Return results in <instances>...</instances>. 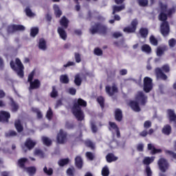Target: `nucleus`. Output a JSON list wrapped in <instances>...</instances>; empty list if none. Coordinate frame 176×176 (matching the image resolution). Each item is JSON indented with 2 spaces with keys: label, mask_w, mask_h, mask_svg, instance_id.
Wrapping results in <instances>:
<instances>
[{
  "label": "nucleus",
  "mask_w": 176,
  "mask_h": 176,
  "mask_svg": "<svg viewBox=\"0 0 176 176\" xmlns=\"http://www.w3.org/2000/svg\"><path fill=\"white\" fill-rule=\"evenodd\" d=\"M138 26V20L137 19H133L131 23V27L128 26L124 28V32L127 34H134L137 31V27Z\"/></svg>",
  "instance_id": "1a4fd4ad"
},
{
  "label": "nucleus",
  "mask_w": 176,
  "mask_h": 176,
  "mask_svg": "<svg viewBox=\"0 0 176 176\" xmlns=\"http://www.w3.org/2000/svg\"><path fill=\"white\" fill-rule=\"evenodd\" d=\"M34 155L35 156H39V157H41V159H43V157H45V153L43 152V151L39 148H36L34 150Z\"/></svg>",
  "instance_id": "58836bf2"
},
{
  "label": "nucleus",
  "mask_w": 176,
  "mask_h": 176,
  "mask_svg": "<svg viewBox=\"0 0 176 176\" xmlns=\"http://www.w3.org/2000/svg\"><path fill=\"white\" fill-rule=\"evenodd\" d=\"M61 14H63V12H61L60 8L57 7L56 9L55 10L56 17H61Z\"/></svg>",
  "instance_id": "69168bd1"
},
{
  "label": "nucleus",
  "mask_w": 176,
  "mask_h": 176,
  "mask_svg": "<svg viewBox=\"0 0 176 176\" xmlns=\"http://www.w3.org/2000/svg\"><path fill=\"white\" fill-rule=\"evenodd\" d=\"M102 176H109V168H108V166H104L102 168Z\"/></svg>",
  "instance_id": "09e8293b"
},
{
  "label": "nucleus",
  "mask_w": 176,
  "mask_h": 176,
  "mask_svg": "<svg viewBox=\"0 0 176 176\" xmlns=\"http://www.w3.org/2000/svg\"><path fill=\"white\" fill-rule=\"evenodd\" d=\"M67 175L69 176H74V169L71 168H69L67 170Z\"/></svg>",
  "instance_id": "774afa93"
},
{
  "label": "nucleus",
  "mask_w": 176,
  "mask_h": 176,
  "mask_svg": "<svg viewBox=\"0 0 176 176\" xmlns=\"http://www.w3.org/2000/svg\"><path fill=\"white\" fill-rule=\"evenodd\" d=\"M176 45V39L175 38H170L168 40V46L170 48L175 47Z\"/></svg>",
  "instance_id": "5fc2aeb1"
},
{
  "label": "nucleus",
  "mask_w": 176,
  "mask_h": 176,
  "mask_svg": "<svg viewBox=\"0 0 176 176\" xmlns=\"http://www.w3.org/2000/svg\"><path fill=\"white\" fill-rule=\"evenodd\" d=\"M153 80L150 77H144L143 80V90L144 93H150L153 89Z\"/></svg>",
  "instance_id": "6e6552de"
},
{
  "label": "nucleus",
  "mask_w": 176,
  "mask_h": 176,
  "mask_svg": "<svg viewBox=\"0 0 176 176\" xmlns=\"http://www.w3.org/2000/svg\"><path fill=\"white\" fill-rule=\"evenodd\" d=\"M74 58H75V60H76V63H80V61H82V57H81V55L80 54L78 53V52H76L74 54Z\"/></svg>",
  "instance_id": "4d7b16f0"
},
{
  "label": "nucleus",
  "mask_w": 176,
  "mask_h": 176,
  "mask_svg": "<svg viewBox=\"0 0 176 176\" xmlns=\"http://www.w3.org/2000/svg\"><path fill=\"white\" fill-rule=\"evenodd\" d=\"M85 156L87 158H88L89 160H94V154L91 152H87Z\"/></svg>",
  "instance_id": "bf43d9fd"
},
{
  "label": "nucleus",
  "mask_w": 176,
  "mask_h": 176,
  "mask_svg": "<svg viewBox=\"0 0 176 176\" xmlns=\"http://www.w3.org/2000/svg\"><path fill=\"white\" fill-rule=\"evenodd\" d=\"M105 91L107 94H108V96H109L110 97H112V96H114L115 93H118V89L116 85L113 84L111 87L109 85H107L105 87Z\"/></svg>",
  "instance_id": "ddd939ff"
},
{
  "label": "nucleus",
  "mask_w": 176,
  "mask_h": 176,
  "mask_svg": "<svg viewBox=\"0 0 176 176\" xmlns=\"http://www.w3.org/2000/svg\"><path fill=\"white\" fill-rule=\"evenodd\" d=\"M28 162V159L25 157H22L18 160V166L20 167V168H23L25 170L27 167H25V163Z\"/></svg>",
  "instance_id": "cd10ccee"
},
{
  "label": "nucleus",
  "mask_w": 176,
  "mask_h": 176,
  "mask_svg": "<svg viewBox=\"0 0 176 176\" xmlns=\"http://www.w3.org/2000/svg\"><path fill=\"white\" fill-rule=\"evenodd\" d=\"M46 41H45V38H40L38 48L41 49V50H46Z\"/></svg>",
  "instance_id": "473e14b6"
},
{
  "label": "nucleus",
  "mask_w": 176,
  "mask_h": 176,
  "mask_svg": "<svg viewBox=\"0 0 176 176\" xmlns=\"http://www.w3.org/2000/svg\"><path fill=\"white\" fill-rule=\"evenodd\" d=\"M144 172L146 174V176H152L153 172H152V169H151L150 166H145Z\"/></svg>",
  "instance_id": "603ef678"
},
{
  "label": "nucleus",
  "mask_w": 176,
  "mask_h": 176,
  "mask_svg": "<svg viewBox=\"0 0 176 176\" xmlns=\"http://www.w3.org/2000/svg\"><path fill=\"white\" fill-rule=\"evenodd\" d=\"M153 133H155V130L151 128L148 130V131H146V129L143 130L142 132H140L139 133V135L140 137H146V135H148H148H152L153 134Z\"/></svg>",
  "instance_id": "c756f323"
},
{
  "label": "nucleus",
  "mask_w": 176,
  "mask_h": 176,
  "mask_svg": "<svg viewBox=\"0 0 176 176\" xmlns=\"http://www.w3.org/2000/svg\"><path fill=\"white\" fill-rule=\"evenodd\" d=\"M142 50L143 52H144L145 53H152V48L151 47V46L148 44H144L142 46Z\"/></svg>",
  "instance_id": "e433bc0d"
},
{
  "label": "nucleus",
  "mask_w": 176,
  "mask_h": 176,
  "mask_svg": "<svg viewBox=\"0 0 176 176\" xmlns=\"http://www.w3.org/2000/svg\"><path fill=\"white\" fill-rule=\"evenodd\" d=\"M41 87V81L39 79H34L33 81L30 82V90H36Z\"/></svg>",
  "instance_id": "2eb2a0df"
},
{
  "label": "nucleus",
  "mask_w": 176,
  "mask_h": 176,
  "mask_svg": "<svg viewBox=\"0 0 176 176\" xmlns=\"http://www.w3.org/2000/svg\"><path fill=\"white\" fill-rule=\"evenodd\" d=\"M137 151H138V152H144V144H138L137 146Z\"/></svg>",
  "instance_id": "338daca9"
},
{
  "label": "nucleus",
  "mask_w": 176,
  "mask_h": 176,
  "mask_svg": "<svg viewBox=\"0 0 176 176\" xmlns=\"http://www.w3.org/2000/svg\"><path fill=\"white\" fill-rule=\"evenodd\" d=\"M42 141L44 145H46V146H50V145H52V140L49 139L47 137L43 136L42 138Z\"/></svg>",
  "instance_id": "37998d69"
},
{
  "label": "nucleus",
  "mask_w": 176,
  "mask_h": 176,
  "mask_svg": "<svg viewBox=\"0 0 176 176\" xmlns=\"http://www.w3.org/2000/svg\"><path fill=\"white\" fill-rule=\"evenodd\" d=\"M68 163H69V158L60 159L58 162V166H60V167H64V166H67V164H68Z\"/></svg>",
  "instance_id": "72a5a7b5"
},
{
  "label": "nucleus",
  "mask_w": 176,
  "mask_h": 176,
  "mask_svg": "<svg viewBox=\"0 0 176 176\" xmlns=\"http://www.w3.org/2000/svg\"><path fill=\"white\" fill-rule=\"evenodd\" d=\"M39 34V28H32L30 30V36L32 38H35L36 35Z\"/></svg>",
  "instance_id": "4c0bfd02"
},
{
  "label": "nucleus",
  "mask_w": 176,
  "mask_h": 176,
  "mask_svg": "<svg viewBox=\"0 0 176 176\" xmlns=\"http://www.w3.org/2000/svg\"><path fill=\"white\" fill-rule=\"evenodd\" d=\"M68 93L70 94L71 96H75L76 94V89L70 87L68 89Z\"/></svg>",
  "instance_id": "0e129e2a"
},
{
  "label": "nucleus",
  "mask_w": 176,
  "mask_h": 176,
  "mask_svg": "<svg viewBox=\"0 0 176 176\" xmlns=\"http://www.w3.org/2000/svg\"><path fill=\"white\" fill-rule=\"evenodd\" d=\"M43 172L47 175H49V176L53 175V168H49V169H47V167L45 166L43 168Z\"/></svg>",
  "instance_id": "de8ad7c7"
},
{
  "label": "nucleus",
  "mask_w": 176,
  "mask_h": 176,
  "mask_svg": "<svg viewBox=\"0 0 176 176\" xmlns=\"http://www.w3.org/2000/svg\"><path fill=\"white\" fill-rule=\"evenodd\" d=\"M162 133L165 135H170L171 134V126L170 124L165 125L162 129Z\"/></svg>",
  "instance_id": "7c9ffc66"
},
{
  "label": "nucleus",
  "mask_w": 176,
  "mask_h": 176,
  "mask_svg": "<svg viewBox=\"0 0 176 176\" xmlns=\"http://www.w3.org/2000/svg\"><path fill=\"white\" fill-rule=\"evenodd\" d=\"M10 105L12 108V112H17L19 111V104H17L14 100L12 99V98H10Z\"/></svg>",
  "instance_id": "5701e85b"
},
{
  "label": "nucleus",
  "mask_w": 176,
  "mask_h": 176,
  "mask_svg": "<svg viewBox=\"0 0 176 176\" xmlns=\"http://www.w3.org/2000/svg\"><path fill=\"white\" fill-rule=\"evenodd\" d=\"M58 34L63 41H67V32L63 28H58Z\"/></svg>",
  "instance_id": "a878e982"
},
{
  "label": "nucleus",
  "mask_w": 176,
  "mask_h": 176,
  "mask_svg": "<svg viewBox=\"0 0 176 176\" xmlns=\"http://www.w3.org/2000/svg\"><path fill=\"white\" fill-rule=\"evenodd\" d=\"M153 162H155V157H145L142 160V163L144 166H149V164H151Z\"/></svg>",
  "instance_id": "bb28decb"
},
{
  "label": "nucleus",
  "mask_w": 176,
  "mask_h": 176,
  "mask_svg": "<svg viewBox=\"0 0 176 176\" xmlns=\"http://www.w3.org/2000/svg\"><path fill=\"white\" fill-rule=\"evenodd\" d=\"M89 32L91 35L98 33L102 34V35H107L108 28L100 23H96L89 28Z\"/></svg>",
  "instance_id": "39448f33"
},
{
  "label": "nucleus",
  "mask_w": 176,
  "mask_h": 176,
  "mask_svg": "<svg viewBox=\"0 0 176 176\" xmlns=\"http://www.w3.org/2000/svg\"><path fill=\"white\" fill-rule=\"evenodd\" d=\"M114 118L116 122H122L123 120V111L120 109H116L114 111Z\"/></svg>",
  "instance_id": "f3484780"
},
{
  "label": "nucleus",
  "mask_w": 176,
  "mask_h": 176,
  "mask_svg": "<svg viewBox=\"0 0 176 176\" xmlns=\"http://www.w3.org/2000/svg\"><path fill=\"white\" fill-rule=\"evenodd\" d=\"M139 34L143 39H146L148 35H149V30L148 28H140L139 30Z\"/></svg>",
  "instance_id": "6ab92c4d"
},
{
  "label": "nucleus",
  "mask_w": 176,
  "mask_h": 176,
  "mask_svg": "<svg viewBox=\"0 0 176 176\" xmlns=\"http://www.w3.org/2000/svg\"><path fill=\"white\" fill-rule=\"evenodd\" d=\"M24 170L30 175H34L36 173V168L35 166L26 167Z\"/></svg>",
  "instance_id": "2f4dec72"
},
{
  "label": "nucleus",
  "mask_w": 176,
  "mask_h": 176,
  "mask_svg": "<svg viewBox=\"0 0 176 176\" xmlns=\"http://www.w3.org/2000/svg\"><path fill=\"white\" fill-rule=\"evenodd\" d=\"M7 32L8 34H14V32H16L14 24L10 25L7 27Z\"/></svg>",
  "instance_id": "c03bdc74"
},
{
  "label": "nucleus",
  "mask_w": 176,
  "mask_h": 176,
  "mask_svg": "<svg viewBox=\"0 0 176 176\" xmlns=\"http://www.w3.org/2000/svg\"><path fill=\"white\" fill-rule=\"evenodd\" d=\"M85 145L88 148H91V149H94V143L90 140L85 142Z\"/></svg>",
  "instance_id": "e2e57ef3"
},
{
  "label": "nucleus",
  "mask_w": 176,
  "mask_h": 176,
  "mask_svg": "<svg viewBox=\"0 0 176 176\" xmlns=\"http://www.w3.org/2000/svg\"><path fill=\"white\" fill-rule=\"evenodd\" d=\"M160 8L162 12H166L168 17H173V14L176 12V8L174 6L167 10V4H162Z\"/></svg>",
  "instance_id": "f8f14e48"
},
{
  "label": "nucleus",
  "mask_w": 176,
  "mask_h": 176,
  "mask_svg": "<svg viewBox=\"0 0 176 176\" xmlns=\"http://www.w3.org/2000/svg\"><path fill=\"white\" fill-rule=\"evenodd\" d=\"M97 101L98 104L100 105V107L102 108V109H104L105 107V99L104 98V97L98 96L97 98Z\"/></svg>",
  "instance_id": "f704fd0d"
},
{
  "label": "nucleus",
  "mask_w": 176,
  "mask_h": 176,
  "mask_svg": "<svg viewBox=\"0 0 176 176\" xmlns=\"http://www.w3.org/2000/svg\"><path fill=\"white\" fill-rule=\"evenodd\" d=\"M46 118L48 119V120H52L53 119V111L52 110V108L49 107L47 113H46Z\"/></svg>",
  "instance_id": "49530a36"
},
{
  "label": "nucleus",
  "mask_w": 176,
  "mask_h": 176,
  "mask_svg": "<svg viewBox=\"0 0 176 176\" xmlns=\"http://www.w3.org/2000/svg\"><path fill=\"white\" fill-rule=\"evenodd\" d=\"M14 27H15V32L16 31H25V27H24V25H15L14 24Z\"/></svg>",
  "instance_id": "13d9d810"
},
{
  "label": "nucleus",
  "mask_w": 176,
  "mask_h": 176,
  "mask_svg": "<svg viewBox=\"0 0 176 176\" xmlns=\"http://www.w3.org/2000/svg\"><path fill=\"white\" fill-rule=\"evenodd\" d=\"M60 25H61L62 28L64 30H67L68 28V25L69 24V21L65 16H62L60 21Z\"/></svg>",
  "instance_id": "aec40b11"
},
{
  "label": "nucleus",
  "mask_w": 176,
  "mask_h": 176,
  "mask_svg": "<svg viewBox=\"0 0 176 176\" xmlns=\"http://www.w3.org/2000/svg\"><path fill=\"white\" fill-rule=\"evenodd\" d=\"M109 126L113 130H115L116 132L117 138H120V131L119 130V126L116 124V122H109Z\"/></svg>",
  "instance_id": "412c9836"
},
{
  "label": "nucleus",
  "mask_w": 176,
  "mask_h": 176,
  "mask_svg": "<svg viewBox=\"0 0 176 176\" xmlns=\"http://www.w3.org/2000/svg\"><path fill=\"white\" fill-rule=\"evenodd\" d=\"M35 75V71H32L31 72V73L28 75V82L29 83H30L31 82H33L34 81V76Z\"/></svg>",
  "instance_id": "6e6d98bb"
},
{
  "label": "nucleus",
  "mask_w": 176,
  "mask_h": 176,
  "mask_svg": "<svg viewBox=\"0 0 176 176\" xmlns=\"http://www.w3.org/2000/svg\"><path fill=\"white\" fill-rule=\"evenodd\" d=\"M15 63L18 67H16V65L14 64V62L13 60H11L10 63V65L13 69V71H16L17 72L18 76H20V78H24V65L21 63V60L19 58H16L15 60Z\"/></svg>",
  "instance_id": "423d86ee"
},
{
  "label": "nucleus",
  "mask_w": 176,
  "mask_h": 176,
  "mask_svg": "<svg viewBox=\"0 0 176 176\" xmlns=\"http://www.w3.org/2000/svg\"><path fill=\"white\" fill-rule=\"evenodd\" d=\"M152 127V122L151 120H146L144 123V129L148 130V129H151Z\"/></svg>",
  "instance_id": "864d4df0"
},
{
  "label": "nucleus",
  "mask_w": 176,
  "mask_h": 176,
  "mask_svg": "<svg viewBox=\"0 0 176 176\" xmlns=\"http://www.w3.org/2000/svg\"><path fill=\"white\" fill-rule=\"evenodd\" d=\"M114 19H111L109 21V23L110 24H113L115 23V21H120L121 18L120 16H119V14H115V16H113Z\"/></svg>",
  "instance_id": "3c124183"
},
{
  "label": "nucleus",
  "mask_w": 176,
  "mask_h": 176,
  "mask_svg": "<svg viewBox=\"0 0 176 176\" xmlns=\"http://www.w3.org/2000/svg\"><path fill=\"white\" fill-rule=\"evenodd\" d=\"M60 80L61 83H65V85L69 83V78L67 75H61L60 77Z\"/></svg>",
  "instance_id": "79ce46f5"
},
{
  "label": "nucleus",
  "mask_w": 176,
  "mask_h": 176,
  "mask_svg": "<svg viewBox=\"0 0 176 176\" xmlns=\"http://www.w3.org/2000/svg\"><path fill=\"white\" fill-rule=\"evenodd\" d=\"M149 41H150V43L153 45V46H157V45H159V41H157V38H156L155 37V36L151 35L149 37Z\"/></svg>",
  "instance_id": "c9c22d12"
},
{
  "label": "nucleus",
  "mask_w": 176,
  "mask_h": 176,
  "mask_svg": "<svg viewBox=\"0 0 176 176\" xmlns=\"http://www.w3.org/2000/svg\"><path fill=\"white\" fill-rule=\"evenodd\" d=\"M118 159V157L115 156V155L112 153H109L106 155V160L107 163H112V162H116Z\"/></svg>",
  "instance_id": "b1692460"
},
{
  "label": "nucleus",
  "mask_w": 176,
  "mask_h": 176,
  "mask_svg": "<svg viewBox=\"0 0 176 176\" xmlns=\"http://www.w3.org/2000/svg\"><path fill=\"white\" fill-rule=\"evenodd\" d=\"M168 17V16L164 13V11L161 12L158 16L160 21H162L160 25V32L163 36H168L170 34V25L167 21Z\"/></svg>",
  "instance_id": "7ed1b4c3"
},
{
  "label": "nucleus",
  "mask_w": 176,
  "mask_h": 176,
  "mask_svg": "<svg viewBox=\"0 0 176 176\" xmlns=\"http://www.w3.org/2000/svg\"><path fill=\"white\" fill-rule=\"evenodd\" d=\"M75 164L77 168H82L83 167V160H82V157L78 155L75 158Z\"/></svg>",
  "instance_id": "393cba45"
},
{
  "label": "nucleus",
  "mask_w": 176,
  "mask_h": 176,
  "mask_svg": "<svg viewBox=\"0 0 176 176\" xmlns=\"http://www.w3.org/2000/svg\"><path fill=\"white\" fill-rule=\"evenodd\" d=\"M36 145V142L32 140L31 138L26 139L23 146H22V149L24 152H27V149L28 151H31L35 148Z\"/></svg>",
  "instance_id": "9b49d317"
},
{
  "label": "nucleus",
  "mask_w": 176,
  "mask_h": 176,
  "mask_svg": "<svg viewBox=\"0 0 176 176\" xmlns=\"http://www.w3.org/2000/svg\"><path fill=\"white\" fill-rule=\"evenodd\" d=\"M138 3L139 6L145 8V6H148V0H138Z\"/></svg>",
  "instance_id": "8fccbe9b"
},
{
  "label": "nucleus",
  "mask_w": 176,
  "mask_h": 176,
  "mask_svg": "<svg viewBox=\"0 0 176 176\" xmlns=\"http://www.w3.org/2000/svg\"><path fill=\"white\" fill-rule=\"evenodd\" d=\"M50 97L52 98L58 97V91L56 89V86H52V91L50 93Z\"/></svg>",
  "instance_id": "ea45409f"
},
{
  "label": "nucleus",
  "mask_w": 176,
  "mask_h": 176,
  "mask_svg": "<svg viewBox=\"0 0 176 176\" xmlns=\"http://www.w3.org/2000/svg\"><path fill=\"white\" fill-rule=\"evenodd\" d=\"M126 9V5L125 4H120V6H112V14L115 16L116 13H119V12H122V10H124Z\"/></svg>",
  "instance_id": "dca6fc26"
},
{
  "label": "nucleus",
  "mask_w": 176,
  "mask_h": 176,
  "mask_svg": "<svg viewBox=\"0 0 176 176\" xmlns=\"http://www.w3.org/2000/svg\"><path fill=\"white\" fill-rule=\"evenodd\" d=\"M157 165L162 173H166V171L168 170V167H170L168 161L164 158H160L157 162Z\"/></svg>",
  "instance_id": "9d476101"
},
{
  "label": "nucleus",
  "mask_w": 176,
  "mask_h": 176,
  "mask_svg": "<svg viewBox=\"0 0 176 176\" xmlns=\"http://www.w3.org/2000/svg\"><path fill=\"white\" fill-rule=\"evenodd\" d=\"M85 107H87V102L82 98H78L73 104L72 108V113L78 122L85 120V113L82 110V107L85 108Z\"/></svg>",
  "instance_id": "f257e3e1"
},
{
  "label": "nucleus",
  "mask_w": 176,
  "mask_h": 176,
  "mask_svg": "<svg viewBox=\"0 0 176 176\" xmlns=\"http://www.w3.org/2000/svg\"><path fill=\"white\" fill-rule=\"evenodd\" d=\"M148 151H151V153L152 155H156V153H162V151L160 148H156L155 146H153L152 144H148Z\"/></svg>",
  "instance_id": "4be33fe9"
},
{
  "label": "nucleus",
  "mask_w": 176,
  "mask_h": 176,
  "mask_svg": "<svg viewBox=\"0 0 176 176\" xmlns=\"http://www.w3.org/2000/svg\"><path fill=\"white\" fill-rule=\"evenodd\" d=\"M14 126L18 133H21L24 130V127L21 124V121H20V120L15 121Z\"/></svg>",
  "instance_id": "c85d7f7f"
},
{
  "label": "nucleus",
  "mask_w": 176,
  "mask_h": 176,
  "mask_svg": "<svg viewBox=\"0 0 176 176\" xmlns=\"http://www.w3.org/2000/svg\"><path fill=\"white\" fill-rule=\"evenodd\" d=\"M168 50V47L167 45H162L157 48L156 54L158 57H162L164 54V52Z\"/></svg>",
  "instance_id": "a211bd4d"
},
{
  "label": "nucleus",
  "mask_w": 176,
  "mask_h": 176,
  "mask_svg": "<svg viewBox=\"0 0 176 176\" xmlns=\"http://www.w3.org/2000/svg\"><path fill=\"white\" fill-rule=\"evenodd\" d=\"M25 12L26 13V16H28V17H34V16H35V14L32 12L31 8L29 7L25 8Z\"/></svg>",
  "instance_id": "a18cd8bd"
},
{
  "label": "nucleus",
  "mask_w": 176,
  "mask_h": 176,
  "mask_svg": "<svg viewBox=\"0 0 176 176\" xmlns=\"http://www.w3.org/2000/svg\"><path fill=\"white\" fill-rule=\"evenodd\" d=\"M68 141V133L64 129H60L56 136V142L58 144H64Z\"/></svg>",
  "instance_id": "0eeeda50"
},
{
  "label": "nucleus",
  "mask_w": 176,
  "mask_h": 176,
  "mask_svg": "<svg viewBox=\"0 0 176 176\" xmlns=\"http://www.w3.org/2000/svg\"><path fill=\"white\" fill-rule=\"evenodd\" d=\"M34 112L37 114L38 119H42V118H43V115L42 114V112L40 111L39 109H34Z\"/></svg>",
  "instance_id": "680f3d73"
},
{
  "label": "nucleus",
  "mask_w": 176,
  "mask_h": 176,
  "mask_svg": "<svg viewBox=\"0 0 176 176\" xmlns=\"http://www.w3.org/2000/svg\"><path fill=\"white\" fill-rule=\"evenodd\" d=\"M94 53L96 56H102V50L98 47L94 49Z\"/></svg>",
  "instance_id": "052dcab7"
},
{
  "label": "nucleus",
  "mask_w": 176,
  "mask_h": 176,
  "mask_svg": "<svg viewBox=\"0 0 176 176\" xmlns=\"http://www.w3.org/2000/svg\"><path fill=\"white\" fill-rule=\"evenodd\" d=\"M170 69L168 64L163 65L161 67H156L155 69V74L157 79H160L161 80H167L168 77L166 74L170 73Z\"/></svg>",
  "instance_id": "20e7f679"
},
{
  "label": "nucleus",
  "mask_w": 176,
  "mask_h": 176,
  "mask_svg": "<svg viewBox=\"0 0 176 176\" xmlns=\"http://www.w3.org/2000/svg\"><path fill=\"white\" fill-rule=\"evenodd\" d=\"M135 100H131L129 102V107H131V109L134 111V112H141L140 105L145 106L146 105V102L148 101V96H145V94L142 91H138L137 95L135 96ZM140 102V103H138Z\"/></svg>",
  "instance_id": "f03ea898"
},
{
  "label": "nucleus",
  "mask_w": 176,
  "mask_h": 176,
  "mask_svg": "<svg viewBox=\"0 0 176 176\" xmlns=\"http://www.w3.org/2000/svg\"><path fill=\"white\" fill-rule=\"evenodd\" d=\"M74 83L76 86H80L82 85V78L80 74H76L74 78Z\"/></svg>",
  "instance_id": "a19ab883"
},
{
  "label": "nucleus",
  "mask_w": 176,
  "mask_h": 176,
  "mask_svg": "<svg viewBox=\"0 0 176 176\" xmlns=\"http://www.w3.org/2000/svg\"><path fill=\"white\" fill-rule=\"evenodd\" d=\"M10 119V113L5 111H0V122L8 123Z\"/></svg>",
  "instance_id": "4468645a"
}]
</instances>
